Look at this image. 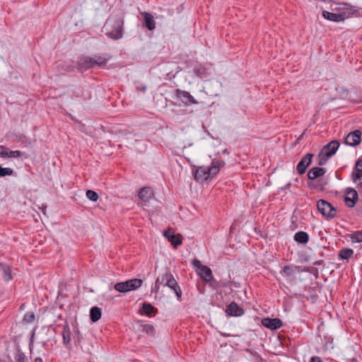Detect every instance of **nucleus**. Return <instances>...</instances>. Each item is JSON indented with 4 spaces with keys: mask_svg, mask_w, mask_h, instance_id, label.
Here are the masks:
<instances>
[{
    "mask_svg": "<svg viewBox=\"0 0 362 362\" xmlns=\"http://www.w3.org/2000/svg\"><path fill=\"white\" fill-rule=\"evenodd\" d=\"M326 173L325 168H319V167H315L311 168L308 174V178L311 180H314L316 178L320 177L323 176Z\"/></svg>",
    "mask_w": 362,
    "mask_h": 362,
    "instance_id": "obj_16",
    "label": "nucleus"
},
{
    "mask_svg": "<svg viewBox=\"0 0 362 362\" xmlns=\"http://www.w3.org/2000/svg\"><path fill=\"white\" fill-rule=\"evenodd\" d=\"M92 58L93 59V64L95 67L98 66L104 68L106 66L107 62L110 59V57L108 54L105 56L95 55Z\"/></svg>",
    "mask_w": 362,
    "mask_h": 362,
    "instance_id": "obj_18",
    "label": "nucleus"
},
{
    "mask_svg": "<svg viewBox=\"0 0 362 362\" xmlns=\"http://www.w3.org/2000/svg\"><path fill=\"white\" fill-rule=\"evenodd\" d=\"M86 197L93 202H96L99 198L98 193L91 189L86 191Z\"/></svg>",
    "mask_w": 362,
    "mask_h": 362,
    "instance_id": "obj_35",
    "label": "nucleus"
},
{
    "mask_svg": "<svg viewBox=\"0 0 362 362\" xmlns=\"http://www.w3.org/2000/svg\"><path fill=\"white\" fill-rule=\"evenodd\" d=\"M324 261L323 260H317V261H315L313 264L314 265H322L323 264Z\"/></svg>",
    "mask_w": 362,
    "mask_h": 362,
    "instance_id": "obj_50",
    "label": "nucleus"
},
{
    "mask_svg": "<svg viewBox=\"0 0 362 362\" xmlns=\"http://www.w3.org/2000/svg\"><path fill=\"white\" fill-rule=\"evenodd\" d=\"M294 240L298 243L306 244L309 240V235L306 232L298 231L295 234Z\"/></svg>",
    "mask_w": 362,
    "mask_h": 362,
    "instance_id": "obj_24",
    "label": "nucleus"
},
{
    "mask_svg": "<svg viewBox=\"0 0 362 362\" xmlns=\"http://www.w3.org/2000/svg\"><path fill=\"white\" fill-rule=\"evenodd\" d=\"M153 195V190L149 187H142L139 192V197L145 202H148Z\"/></svg>",
    "mask_w": 362,
    "mask_h": 362,
    "instance_id": "obj_19",
    "label": "nucleus"
},
{
    "mask_svg": "<svg viewBox=\"0 0 362 362\" xmlns=\"http://www.w3.org/2000/svg\"><path fill=\"white\" fill-rule=\"evenodd\" d=\"M361 134H362V132H361Z\"/></svg>",
    "mask_w": 362,
    "mask_h": 362,
    "instance_id": "obj_54",
    "label": "nucleus"
},
{
    "mask_svg": "<svg viewBox=\"0 0 362 362\" xmlns=\"http://www.w3.org/2000/svg\"><path fill=\"white\" fill-rule=\"evenodd\" d=\"M141 332L146 333L148 335L152 336L154 334L155 329L153 325L149 324H141Z\"/></svg>",
    "mask_w": 362,
    "mask_h": 362,
    "instance_id": "obj_30",
    "label": "nucleus"
},
{
    "mask_svg": "<svg viewBox=\"0 0 362 362\" xmlns=\"http://www.w3.org/2000/svg\"><path fill=\"white\" fill-rule=\"evenodd\" d=\"M358 199L357 191L353 188H347L344 202L347 207L353 208Z\"/></svg>",
    "mask_w": 362,
    "mask_h": 362,
    "instance_id": "obj_12",
    "label": "nucleus"
},
{
    "mask_svg": "<svg viewBox=\"0 0 362 362\" xmlns=\"http://www.w3.org/2000/svg\"><path fill=\"white\" fill-rule=\"evenodd\" d=\"M4 279L6 281H8L12 279L11 271H10V269L8 267H5L4 268Z\"/></svg>",
    "mask_w": 362,
    "mask_h": 362,
    "instance_id": "obj_39",
    "label": "nucleus"
},
{
    "mask_svg": "<svg viewBox=\"0 0 362 362\" xmlns=\"http://www.w3.org/2000/svg\"><path fill=\"white\" fill-rule=\"evenodd\" d=\"M169 242L176 248L182 243V236L181 234H171Z\"/></svg>",
    "mask_w": 362,
    "mask_h": 362,
    "instance_id": "obj_28",
    "label": "nucleus"
},
{
    "mask_svg": "<svg viewBox=\"0 0 362 362\" xmlns=\"http://www.w3.org/2000/svg\"><path fill=\"white\" fill-rule=\"evenodd\" d=\"M198 274L206 282L211 279L213 275L211 269L207 266L202 267L198 271Z\"/></svg>",
    "mask_w": 362,
    "mask_h": 362,
    "instance_id": "obj_20",
    "label": "nucleus"
},
{
    "mask_svg": "<svg viewBox=\"0 0 362 362\" xmlns=\"http://www.w3.org/2000/svg\"><path fill=\"white\" fill-rule=\"evenodd\" d=\"M136 90L141 91V92L144 93L146 90V86H138V87H136Z\"/></svg>",
    "mask_w": 362,
    "mask_h": 362,
    "instance_id": "obj_47",
    "label": "nucleus"
},
{
    "mask_svg": "<svg viewBox=\"0 0 362 362\" xmlns=\"http://www.w3.org/2000/svg\"><path fill=\"white\" fill-rule=\"evenodd\" d=\"M355 166L356 167H358V168H362V158H358L356 163H355Z\"/></svg>",
    "mask_w": 362,
    "mask_h": 362,
    "instance_id": "obj_46",
    "label": "nucleus"
},
{
    "mask_svg": "<svg viewBox=\"0 0 362 362\" xmlns=\"http://www.w3.org/2000/svg\"><path fill=\"white\" fill-rule=\"evenodd\" d=\"M193 264L194 267H197L198 269H200L202 267H204V265H202L201 264V262L198 259H194Z\"/></svg>",
    "mask_w": 362,
    "mask_h": 362,
    "instance_id": "obj_43",
    "label": "nucleus"
},
{
    "mask_svg": "<svg viewBox=\"0 0 362 362\" xmlns=\"http://www.w3.org/2000/svg\"><path fill=\"white\" fill-rule=\"evenodd\" d=\"M165 282H166L165 279V272L162 274L161 276H158L156 280V286H157L159 284H163L165 286Z\"/></svg>",
    "mask_w": 362,
    "mask_h": 362,
    "instance_id": "obj_38",
    "label": "nucleus"
},
{
    "mask_svg": "<svg viewBox=\"0 0 362 362\" xmlns=\"http://www.w3.org/2000/svg\"><path fill=\"white\" fill-rule=\"evenodd\" d=\"M262 325L271 330H276L283 326V322L279 318L265 317L262 320Z\"/></svg>",
    "mask_w": 362,
    "mask_h": 362,
    "instance_id": "obj_13",
    "label": "nucleus"
},
{
    "mask_svg": "<svg viewBox=\"0 0 362 362\" xmlns=\"http://www.w3.org/2000/svg\"><path fill=\"white\" fill-rule=\"evenodd\" d=\"M35 317V314L32 312H29L25 314L23 320L25 323H31L34 321Z\"/></svg>",
    "mask_w": 362,
    "mask_h": 362,
    "instance_id": "obj_37",
    "label": "nucleus"
},
{
    "mask_svg": "<svg viewBox=\"0 0 362 362\" xmlns=\"http://www.w3.org/2000/svg\"><path fill=\"white\" fill-rule=\"evenodd\" d=\"M351 362H358V360L356 358L351 359Z\"/></svg>",
    "mask_w": 362,
    "mask_h": 362,
    "instance_id": "obj_52",
    "label": "nucleus"
},
{
    "mask_svg": "<svg viewBox=\"0 0 362 362\" xmlns=\"http://www.w3.org/2000/svg\"><path fill=\"white\" fill-rule=\"evenodd\" d=\"M6 151V147L4 146L0 145V157L5 158V151Z\"/></svg>",
    "mask_w": 362,
    "mask_h": 362,
    "instance_id": "obj_42",
    "label": "nucleus"
},
{
    "mask_svg": "<svg viewBox=\"0 0 362 362\" xmlns=\"http://www.w3.org/2000/svg\"><path fill=\"white\" fill-rule=\"evenodd\" d=\"M352 242L361 243L362 242V230L356 231L351 235Z\"/></svg>",
    "mask_w": 362,
    "mask_h": 362,
    "instance_id": "obj_34",
    "label": "nucleus"
},
{
    "mask_svg": "<svg viewBox=\"0 0 362 362\" xmlns=\"http://www.w3.org/2000/svg\"><path fill=\"white\" fill-rule=\"evenodd\" d=\"M327 185V180L325 179H320L314 182H309L308 187L311 189H317L319 191H324Z\"/></svg>",
    "mask_w": 362,
    "mask_h": 362,
    "instance_id": "obj_21",
    "label": "nucleus"
},
{
    "mask_svg": "<svg viewBox=\"0 0 362 362\" xmlns=\"http://www.w3.org/2000/svg\"><path fill=\"white\" fill-rule=\"evenodd\" d=\"M14 358L16 362H26L27 358L25 354L21 350L19 347L17 348L16 352L14 355Z\"/></svg>",
    "mask_w": 362,
    "mask_h": 362,
    "instance_id": "obj_31",
    "label": "nucleus"
},
{
    "mask_svg": "<svg viewBox=\"0 0 362 362\" xmlns=\"http://www.w3.org/2000/svg\"><path fill=\"white\" fill-rule=\"evenodd\" d=\"M301 267L300 266H284L283 267V272L287 276H291L293 275L296 271H300Z\"/></svg>",
    "mask_w": 362,
    "mask_h": 362,
    "instance_id": "obj_29",
    "label": "nucleus"
},
{
    "mask_svg": "<svg viewBox=\"0 0 362 362\" xmlns=\"http://www.w3.org/2000/svg\"><path fill=\"white\" fill-rule=\"evenodd\" d=\"M76 68L81 72L95 68L93 59L88 56L80 57L76 62Z\"/></svg>",
    "mask_w": 362,
    "mask_h": 362,
    "instance_id": "obj_7",
    "label": "nucleus"
},
{
    "mask_svg": "<svg viewBox=\"0 0 362 362\" xmlns=\"http://www.w3.org/2000/svg\"><path fill=\"white\" fill-rule=\"evenodd\" d=\"M141 16L144 18L143 25L149 30H154L156 28V22L152 14L148 12H143L141 13Z\"/></svg>",
    "mask_w": 362,
    "mask_h": 362,
    "instance_id": "obj_15",
    "label": "nucleus"
},
{
    "mask_svg": "<svg viewBox=\"0 0 362 362\" xmlns=\"http://www.w3.org/2000/svg\"><path fill=\"white\" fill-rule=\"evenodd\" d=\"M33 362H43V361H42V358L37 357V358H35V359L34 360Z\"/></svg>",
    "mask_w": 362,
    "mask_h": 362,
    "instance_id": "obj_51",
    "label": "nucleus"
},
{
    "mask_svg": "<svg viewBox=\"0 0 362 362\" xmlns=\"http://www.w3.org/2000/svg\"><path fill=\"white\" fill-rule=\"evenodd\" d=\"M205 72H206V70L203 67H199V68L194 69V73L199 77H202L205 74Z\"/></svg>",
    "mask_w": 362,
    "mask_h": 362,
    "instance_id": "obj_40",
    "label": "nucleus"
},
{
    "mask_svg": "<svg viewBox=\"0 0 362 362\" xmlns=\"http://www.w3.org/2000/svg\"><path fill=\"white\" fill-rule=\"evenodd\" d=\"M206 282L209 284L210 286H211L214 289L226 287L230 283V281H227V282H224V281H218L216 280L215 279H214L213 276H212L211 279H210L209 281H206Z\"/></svg>",
    "mask_w": 362,
    "mask_h": 362,
    "instance_id": "obj_25",
    "label": "nucleus"
},
{
    "mask_svg": "<svg viewBox=\"0 0 362 362\" xmlns=\"http://www.w3.org/2000/svg\"><path fill=\"white\" fill-rule=\"evenodd\" d=\"M83 339L82 335L78 328L74 330V341L76 345H80Z\"/></svg>",
    "mask_w": 362,
    "mask_h": 362,
    "instance_id": "obj_36",
    "label": "nucleus"
},
{
    "mask_svg": "<svg viewBox=\"0 0 362 362\" xmlns=\"http://www.w3.org/2000/svg\"><path fill=\"white\" fill-rule=\"evenodd\" d=\"M171 234H173L170 230H165L163 233L164 236L169 240V238L171 235Z\"/></svg>",
    "mask_w": 362,
    "mask_h": 362,
    "instance_id": "obj_44",
    "label": "nucleus"
},
{
    "mask_svg": "<svg viewBox=\"0 0 362 362\" xmlns=\"http://www.w3.org/2000/svg\"><path fill=\"white\" fill-rule=\"evenodd\" d=\"M310 362H322V361L319 356H313L310 358Z\"/></svg>",
    "mask_w": 362,
    "mask_h": 362,
    "instance_id": "obj_45",
    "label": "nucleus"
},
{
    "mask_svg": "<svg viewBox=\"0 0 362 362\" xmlns=\"http://www.w3.org/2000/svg\"><path fill=\"white\" fill-rule=\"evenodd\" d=\"M313 157V153H308L301 158L296 166V170L299 175H303L305 173L307 168L312 162Z\"/></svg>",
    "mask_w": 362,
    "mask_h": 362,
    "instance_id": "obj_11",
    "label": "nucleus"
},
{
    "mask_svg": "<svg viewBox=\"0 0 362 362\" xmlns=\"http://www.w3.org/2000/svg\"><path fill=\"white\" fill-rule=\"evenodd\" d=\"M14 173V171L12 168H3L0 165V177L5 176H11Z\"/></svg>",
    "mask_w": 362,
    "mask_h": 362,
    "instance_id": "obj_33",
    "label": "nucleus"
},
{
    "mask_svg": "<svg viewBox=\"0 0 362 362\" xmlns=\"http://www.w3.org/2000/svg\"><path fill=\"white\" fill-rule=\"evenodd\" d=\"M63 338V344L68 349L71 347V333L70 330V327L67 323L64 326V329L62 333Z\"/></svg>",
    "mask_w": 362,
    "mask_h": 362,
    "instance_id": "obj_17",
    "label": "nucleus"
},
{
    "mask_svg": "<svg viewBox=\"0 0 362 362\" xmlns=\"http://www.w3.org/2000/svg\"><path fill=\"white\" fill-rule=\"evenodd\" d=\"M361 141V132L358 129H356L354 132H350L345 137V144L350 146H356L360 144Z\"/></svg>",
    "mask_w": 362,
    "mask_h": 362,
    "instance_id": "obj_10",
    "label": "nucleus"
},
{
    "mask_svg": "<svg viewBox=\"0 0 362 362\" xmlns=\"http://www.w3.org/2000/svg\"><path fill=\"white\" fill-rule=\"evenodd\" d=\"M300 272H310L312 274H315L316 275H317L318 274L317 269L315 267H304L303 269H300Z\"/></svg>",
    "mask_w": 362,
    "mask_h": 362,
    "instance_id": "obj_41",
    "label": "nucleus"
},
{
    "mask_svg": "<svg viewBox=\"0 0 362 362\" xmlns=\"http://www.w3.org/2000/svg\"><path fill=\"white\" fill-rule=\"evenodd\" d=\"M352 180L358 186L362 185V169L354 166L352 173Z\"/></svg>",
    "mask_w": 362,
    "mask_h": 362,
    "instance_id": "obj_23",
    "label": "nucleus"
},
{
    "mask_svg": "<svg viewBox=\"0 0 362 362\" xmlns=\"http://www.w3.org/2000/svg\"><path fill=\"white\" fill-rule=\"evenodd\" d=\"M226 313L230 316L240 317L244 314L245 311L242 307L233 301L227 306Z\"/></svg>",
    "mask_w": 362,
    "mask_h": 362,
    "instance_id": "obj_14",
    "label": "nucleus"
},
{
    "mask_svg": "<svg viewBox=\"0 0 362 362\" xmlns=\"http://www.w3.org/2000/svg\"><path fill=\"white\" fill-rule=\"evenodd\" d=\"M47 208V206H45V207H42V210L43 211L44 209H45Z\"/></svg>",
    "mask_w": 362,
    "mask_h": 362,
    "instance_id": "obj_53",
    "label": "nucleus"
},
{
    "mask_svg": "<svg viewBox=\"0 0 362 362\" xmlns=\"http://www.w3.org/2000/svg\"><path fill=\"white\" fill-rule=\"evenodd\" d=\"M320 157H321V158H320V161H319V165H324V164L325 163V162H326V159H324V160H323V156H320Z\"/></svg>",
    "mask_w": 362,
    "mask_h": 362,
    "instance_id": "obj_49",
    "label": "nucleus"
},
{
    "mask_svg": "<svg viewBox=\"0 0 362 362\" xmlns=\"http://www.w3.org/2000/svg\"><path fill=\"white\" fill-rule=\"evenodd\" d=\"M124 17L123 15L110 16L103 25L105 34L113 40L123 37Z\"/></svg>",
    "mask_w": 362,
    "mask_h": 362,
    "instance_id": "obj_1",
    "label": "nucleus"
},
{
    "mask_svg": "<svg viewBox=\"0 0 362 362\" xmlns=\"http://www.w3.org/2000/svg\"><path fill=\"white\" fill-rule=\"evenodd\" d=\"M143 281L140 279H132L125 281L116 283L114 288L120 293L134 291L141 286Z\"/></svg>",
    "mask_w": 362,
    "mask_h": 362,
    "instance_id": "obj_3",
    "label": "nucleus"
},
{
    "mask_svg": "<svg viewBox=\"0 0 362 362\" xmlns=\"http://www.w3.org/2000/svg\"><path fill=\"white\" fill-rule=\"evenodd\" d=\"M354 255V250L351 248H343L339 250L338 257L341 259H349Z\"/></svg>",
    "mask_w": 362,
    "mask_h": 362,
    "instance_id": "obj_27",
    "label": "nucleus"
},
{
    "mask_svg": "<svg viewBox=\"0 0 362 362\" xmlns=\"http://www.w3.org/2000/svg\"><path fill=\"white\" fill-rule=\"evenodd\" d=\"M225 163L221 159H214L211 166L199 167L194 175V179L203 182L211 180L220 170V168L224 165Z\"/></svg>",
    "mask_w": 362,
    "mask_h": 362,
    "instance_id": "obj_2",
    "label": "nucleus"
},
{
    "mask_svg": "<svg viewBox=\"0 0 362 362\" xmlns=\"http://www.w3.org/2000/svg\"><path fill=\"white\" fill-rule=\"evenodd\" d=\"M175 94L176 97L181 100V101L185 105H190L192 104L197 105L198 104V101H197L193 96L190 95V93L185 90H182L180 89H176L175 90Z\"/></svg>",
    "mask_w": 362,
    "mask_h": 362,
    "instance_id": "obj_9",
    "label": "nucleus"
},
{
    "mask_svg": "<svg viewBox=\"0 0 362 362\" xmlns=\"http://www.w3.org/2000/svg\"><path fill=\"white\" fill-rule=\"evenodd\" d=\"M142 314L148 317H151L158 313V309L148 303H144L142 305Z\"/></svg>",
    "mask_w": 362,
    "mask_h": 362,
    "instance_id": "obj_22",
    "label": "nucleus"
},
{
    "mask_svg": "<svg viewBox=\"0 0 362 362\" xmlns=\"http://www.w3.org/2000/svg\"><path fill=\"white\" fill-rule=\"evenodd\" d=\"M350 12L342 11L339 13H332L327 11L322 12V16L330 21L339 23L350 17Z\"/></svg>",
    "mask_w": 362,
    "mask_h": 362,
    "instance_id": "obj_6",
    "label": "nucleus"
},
{
    "mask_svg": "<svg viewBox=\"0 0 362 362\" xmlns=\"http://www.w3.org/2000/svg\"><path fill=\"white\" fill-rule=\"evenodd\" d=\"M317 208L319 212L327 219H332L337 216V209L331 203L325 199L318 200Z\"/></svg>",
    "mask_w": 362,
    "mask_h": 362,
    "instance_id": "obj_4",
    "label": "nucleus"
},
{
    "mask_svg": "<svg viewBox=\"0 0 362 362\" xmlns=\"http://www.w3.org/2000/svg\"><path fill=\"white\" fill-rule=\"evenodd\" d=\"M339 142L337 140L330 141L322 148L320 153V156H323L325 158L332 157L334 154H335L336 151L339 147Z\"/></svg>",
    "mask_w": 362,
    "mask_h": 362,
    "instance_id": "obj_8",
    "label": "nucleus"
},
{
    "mask_svg": "<svg viewBox=\"0 0 362 362\" xmlns=\"http://www.w3.org/2000/svg\"><path fill=\"white\" fill-rule=\"evenodd\" d=\"M165 279L166 282H165V286H168L170 288L174 291L177 298L179 301H181L182 298V291L179 285L177 284L176 280L174 279L173 274L169 272H165Z\"/></svg>",
    "mask_w": 362,
    "mask_h": 362,
    "instance_id": "obj_5",
    "label": "nucleus"
},
{
    "mask_svg": "<svg viewBox=\"0 0 362 362\" xmlns=\"http://www.w3.org/2000/svg\"><path fill=\"white\" fill-rule=\"evenodd\" d=\"M4 155L5 158H20L22 156V152L20 151H11L6 147Z\"/></svg>",
    "mask_w": 362,
    "mask_h": 362,
    "instance_id": "obj_32",
    "label": "nucleus"
},
{
    "mask_svg": "<svg viewBox=\"0 0 362 362\" xmlns=\"http://www.w3.org/2000/svg\"><path fill=\"white\" fill-rule=\"evenodd\" d=\"M291 185V182H288L284 187H281V190L288 189L290 188Z\"/></svg>",
    "mask_w": 362,
    "mask_h": 362,
    "instance_id": "obj_48",
    "label": "nucleus"
},
{
    "mask_svg": "<svg viewBox=\"0 0 362 362\" xmlns=\"http://www.w3.org/2000/svg\"><path fill=\"white\" fill-rule=\"evenodd\" d=\"M101 315V310L98 307L94 306L90 310V319L93 322L98 321Z\"/></svg>",
    "mask_w": 362,
    "mask_h": 362,
    "instance_id": "obj_26",
    "label": "nucleus"
}]
</instances>
